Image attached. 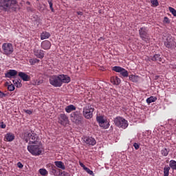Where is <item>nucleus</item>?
Wrapping results in <instances>:
<instances>
[{
	"label": "nucleus",
	"mask_w": 176,
	"mask_h": 176,
	"mask_svg": "<svg viewBox=\"0 0 176 176\" xmlns=\"http://www.w3.org/2000/svg\"><path fill=\"white\" fill-rule=\"evenodd\" d=\"M169 12L172 13V14L176 17V10L173 8V7H169Z\"/></svg>",
	"instance_id": "c9c22d12"
},
{
	"label": "nucleus",
	"mask_w": 176,
	"mask_h": 176,
	"mask_svg": "<svg viewBox=\"0 0 176 176\" xmlns=\"http://www.w3.org/2000/svg\"><path fill=\"white\" fill-rule=\"evenodd\" d=\"M133 146H134L135 149H136V150L140 149V144H138V143H134Z\"/></svg>",
	"instance_id": "c03bdc74"
},
{
	"label": "nucleus",
	"mask_w": 176,
	"mask_h": 176,
	"mask_svg": "<svg viewBox=\"0 0 176 176\" xmlns=\"http://www.w3.org/2000/svg\"><path fill=\"white\" fill-rule=\"evenodd\" d=\"M39 174L43 176H46L49 174V172L45 168H40L38 170Z\"/></svg>",
	"instance_id": "2f4dec72"
},
{
	"label": "nucleus",
	"mask_w": 176,
	"mask_h": 176,
	"mask_svg": "<svg viewBox=\"0 0 176 176\" xmlns=\"http://www.w3.org/2000/svg\"><path fill=\"white\" fill-rule=\"evenodd\" d=\"M112 70L114 71L115 72H120V75L123 76V78H127L129 76V72L126 70V69L120 67V66H114L112 68Z\"/></svg>",
	"instance_id": "f8f14e48"
},
{
	"label": "nucleus",
	"mask_w": 176,
	"mask_h": 176,
	"mask_svg": "<svg viewBox=\"0 0 176 176\" xmlns=\"http://www.w3.org/2000/svg\"><path fill=\"white\" fill-rule=\"evenodd\" d=\"M19 9V3L16 0H0V10L13 13Z\"/></svg>",
	"instance_id": "f03ea898"
},
{
	"label": "nucleus",
	"mask_w": 176,
	"mask_h": 176,
	"mask_svg": "<svg viewBox=\"0 0 176 176\" xmlns=\"http://www.w3.org/2000/svg\"><path fill=\"white\" fill-rule=\"evenodd\" d=\"M96 120L98 122V123H99V126L100 127H103V129H109V122H107V120H105V119H104L103 116H98L96 118Z\"/></svg>",
	"instance_id": "9b49d317"
},
{
	"label": "nucleus",
	"mask_w": 176,
	"mask_h": 176,
	"mask_svg": "<svg viewBox=\"0 0 176 176\" xmlns=\"http://www.w3.org/2000/svg\"><path fill=\"white\" fill-rule=\"evenodd\" d=\"M79 164L81 167H82L83 170H85L87 168L86 166H85V164H83V163L80 162H79Z\"/></svg>",
	"instance_id": "49530a36"
},
{
	"label": "nucleus",
	"mask_w": 176,
	"mask_h": 176,
	"mask_svg": "<svg viewBox=\"0 0 176 176\" xmlns=\"http://www.w3.org/2000/svg\"><path fill=\"white\" fill-rule=\"evenodd\" d=\"M157 100V98L155 96H151L146 99L147 104H152V102H155Z\"/></svg>",
	"instance_id": "cd10ccee"
},
{
	"label": "nucleus",
	"mask_w": 176,
	"mask_h": 176,
	"mask_svg": "<svg viewBox=\"0 0 176 176\" xmlns=\"http://www.w3.org/2000/svg\"><path fill=\"white\" fill-rule=\"evenodd\" d=\"M114 123L117 127L120 129H127L129 127V122L122 117H117L114 119Z\"/></svg>",
	"instance_id": "0eeeda50"
},
{
	"label": "nucleus",
	"mask_w": 176,
	"mask_h": 176,
	"mask_svg": "<svg viewBox=\"0 0 176 176\" xmlns=\"http://www.w3.org/2000/svg\"><path fill=\"white\" fill-rule=\"evenodd\" d=\"M69 122V120H68V116H67V115L65 113H60L58 117V122L59 124H61V126H67Z\"/></svg>",
	"instance_id": "ddd939ff"
},
{
	"label": "nucleus",
	"mask_w": 176,
	"mask_h": 176,
	"mask_svg": "<svg viewBox=\"0 0 176 176\" xmlns=\"http://www.w3.org/2000/svg\"><path fill=\"white\" fill-rule=\"evenodd\" d=\"M149 30L148 28L143 26L140 28L139 29V35L142 38V41H146V39H149Z\"/></svg>",
	"instance_id": "9d476101"
},
{
	"label": "nucleus",
	"mask_w": 176,
	"mask_h": 176,
	"mask_svg": "<svg viewBox=\"0 0 176 176\" xmlns=\"http://www.w3.org/2000/svg\"><path fill=\"white\" fill-rule=\"evenodd\" d=\"M14 83V86H16V87H21L23 86V84H21V79L16 78L14 80H12Z\"/></svg>",
	"instance_id": "393cba45"
},
{
	"label": "nucleus",
	"mask_w": 176,
	"mask_h": 176,
	"mask_svg": "<svg viewBox=\"0 0 176 176\" xmlns=\"http://www.w3.org/2000/svg\"><path fill=\"white\" fill-rule=\"evenodd\" d=\"M32 85H33L34 86H39V79L33 80L32 81Z\"/></svg>",
	"instance_id": "4c0bfd02"
},
{
	"label": "nucleus",
	"mask_w": 176,
	"mask_h": 176,
	"mask_svg": "<svg viewBox=\"0 0 176 176\" xmlns=\"http://www.w3.org/2000/svg\"><path fill=\"white\" fill-rule=\"evenodd\" d=\"M49 167L50 168V173L52 175H56L57 174V170L56 169V166L52 164H49Z\"/></svg>",
	"instance_id": "bb28decb"
},
{
	"label": "nucleus",
	"mask_w": 176,
	"mask_h": 176,
	"mask_svg": "<svg viewBox=\"0 0 176 176\" xmlns=\"http://www.w3.org/2000/svg\"><path fill=\"white\" fill-rule=\"evenodd\" d=\"M34 56L37 57L38 58H43L45 57V51L42 50H34Z\"/></svg>",
	"instance_id": "6ab92c4d"
},
{
	"label": "nucleus",
	"mask_w": 176,
	"mask_h": 176,
	"mask_svg": "<svg viewBox=\"0 0 176 176\" xmlns=\"http://www.w3.org/2000/svg\"><path fill=\"white\" fill-rule=\"evenodd\" d=\"M23 111H24V112H25V113H28V115H32V111H31V110L25 109V110H23Z\"/></svg>",
	"instance_id": "37998d69"
},
{
	"label": "nucleus",
	"mask_w": 176,
	"mask_h": 176,
	"mask_svg": "<svg viewBox=\"0 0 176 176\" xmlns=\"http://www.w3.org/2000/svg\"><path fill=\"white\" fill-rule=\"evenodd\" d=\"M17 167H19V168H23V167H24V165H23L21 162H18Z\"/></svg>",
	"instance_id": "a18cd8bd"
},
{
	"label": "nucleus",
	"mask_w": 176,
	"mask_h": 176,
	"mask_svg": "<svg viewBox=\"0 0 176 176\" xmlns=\"http://www.w3.org/2000/svg\"><path fill=\"white\" fill-rule=\"evenodd\" d=\"M93 112H94V106L87 104L83 107L82 115L85 119H91L93 118Z\"/></svg>",
	"instance_id": "20e7f679"
},
{
	"label": "nucleus",
	"mask_w": 176,
	"mask_h": 176,
	"mask_svg": "<svg viewBox=\"0 0 176 176\" xmlns=\"http://www.w3.org/2000/svg\"><path fill=\"white\" fill-rule=\"evenodd\" d=\"M71 77L65 74L52 75L49 78L50 85L54 87H61L64 83H69Z\"/></svg>",
	"instance_id": "f257e3e1"
},
{
	"label": "nucleus",
	"mask_w": 176,
	"mask_h": 176,
	"mask_svg": "<svg viewBox=\"0 0 176 176\" xmlns=\"http://www.w3.org/2000/svg\"><path fill=\"white\" fill-rule=\"evenodd\" d=\"M164 46H166L168 49H170V50L175 49L176 43L174 38H173L171 36H168L164 41Z\"/></svg>",
	"instance_id": "1a4fd4ad"
},
{
	"label": "nucleus",
	"mask_w": 176,
	"mask_h": 176,
	"mask_svg": "<svg viewBox=\"0 0 176 176\" xmlns=\"http://www.w3.org/2000/svg\"><path fill=\"white\" fill-rule=\"evenodd\" d=\"M54 164L58 168H60L61 170H65V165H64L63 162L61 161H56Z\"/></svg>",
	"instance_id": "b1692460"
},
{
	"label": "nucleus",
	"mask_w": 176,
	"mask_h": 176,
	"mask_svg": "<svg viewBox=\"0 0 176 176\" xmlns=\"http://www.w3.org/2000/svg\"><path fill=\"white\" fill-rule=\"evenodd\" d=\"M164 23L166 24H170V19L168 17H164Z\"/></svg>",
	"instance_id": "ea45409f"
},
{
	"label": "nucleus",
	"mask_w": 176,
	"mask_h": 176,
	"mask_svg": "<svg viewBox=\"0 0 176 176\" xmlns=\"http://www.w3.org/2000/svg\"><path fill=\"white\" fill-rule=\"evenodd\" d=\"M52 35L49 32H43L41 34V41H44V39H49V37L51 36Z\"/></svg>",
	"instance_id": "4be33fe9"
},
{
	"label": "nucleus",
	"mask_w": 176,
	"mask_h": 176,
	"mask_svg": "<svg viewBox=\"0 0 176 176\" xmlns=\"http://www.w3.org/2000/svg\"><path fill=\"white\" fill-rule=\"evenodd\" d=\"M84 170L87 173V174H89V175L94 176V172H93V170H90V168L87 167Z\"/></svg>",
	"instance_id": "f704fd0d"
},
{
	"label": "nucleus",
	"mask_w": 176,
	"mask_h": 176,
	"mask_svg": "<svg viewBox=\"0 0 176 176\" xmlns=\"http://www.w3.org/2000/svg\"><path fill=\"white\" fill-rule=\"evenodd\" d=\"M41 49L44 50H49L52 47V43L49 41H43L41 42Z\"/></svg>",
	"instance_id": "f3484780"
},
{
	"label": "nucleus",
	"mask_w": 176,
	"mask_h": 176,
	"mask_svg": "<svg viewBox=\"0 0 176 176\" xmlns=\"http://www.w3.org/2000/svg\"><path fill=\"white\" fill-rule=\"evenodd\" d=\"M83 141L85 142V144H87V145H91V146H94V145L97 144L96 139L91 137H85L83 138Z\"/></svg>",
	"instance_id": "2eb2a0df"
},
{
	"label": "nucleus",
	"mask_w": 176,
	"mask_h": 176,
	"mask_svg": "<svg viewBox=\"0 0 176 176\" xmlns=\"http://www.w3.org/2000/svg\"><path fill=\"white\" fill-rule=\"evenodd\" d=\"M6 96H8V94L0 91V98H3L4 97H6Z\"/></svg>",
	"instance_id": "79ce46f5"
},
{
	"label": "nucleus",
	"mask_w": 176,
	"mask_h": 176,
	"mask_svg": "<svg viewBox=\"0 0 176 176\" xmlns=\"http://www.w3.org/2000/svg\"><path fill=\"white\" fill-rule=\"evenodd\" d=\"M0 128L6 129V124L3 122H0Z\"/></svg>",
	"instance_id": "a19ab883"
},
{
	"label": "nucleus",
	"mask_w": 176,
	"mask_h": 176,
	"mask_svg": "<svg viewBox=\"0 0 176 176\" xmlns=\"http://www.w3.org/2000/svg\"><path fill=\"white\" fill-rule=\"evenodd\" d=\"M170 170H171L170 167L165 166L164 168V176H168L170 174Z\"/></svg>",
	"instance_id": "7c9ffc66"
},
{
	"label": "nucleus",
	"mask_w": 176,
	"mask_h": 176,
	"mask_svg": "<svg viewBox=\"0 0 176 176\" xmlns=\"http://www.w3.org/2000/svg\"><path fill=\"white\" fill-rule=\"evenodd\" d=\"M14 89L15 87L13 84H10L8 85V90H9V91H14Z\"/></svg>",
	"instance_id": "e433bc0d"
},
{
	"label": "nucleus",
	"mask_w": 176,
	"mask_h": 176,
	"mask_svg": "<svg viewBox=\"0 0 176 176\" xmlns=\"http://www.w3.org/2000/svg\"><path fill=\"white\" fill-rule=\"evenodd\" d=\"M65 110L67 113H71L72 111H76V107H75L74 104H70L65 107Z\"/></svg>",
	"instance_id": "5701e85b"
},
{
	"label": "nucleus",
	"mask_w": 176,
	"mask_h": 176,
	"mask_svg": "<svg viewBox=\"0 0 176 176\" xmlns=\"http://www.w3.org/2000/svg\"><path fill=\"white\" fill-rule=\"evenodd\" d=\"M129 79L131 80V82L137 83V82H138V76H135V75H133V74L130 75Z\"/></svg>",
	"instance_id": "c756f323"
},
{
	"label": "nucleus",
	"mask_w": 176,
	"mask_h": 176,
	"mask_svg": "<svg viewBox=\"0 0 176 176\" xmlns=\"http://www.w3.org/2000/svg\"><path fill=\"white\" fill-rule=\"evenodd\" d=\"M2 53L5 56H10L14 52V48L13 47V44L10 43H4L1 46Z\"/></svg>",
	"instance_id": "39448f33"
},
{
	"label": "nucleus",
	"mask_w": 176,
	"mask_h": 176,
	"mask_svg": "<svg viewBox=\"0 0 176 176\" xmlns=\"http://www.w3.org/2000/svg\"><path fill=\"white\" fill-rule=\"evenodd\" d=\"M70 118L73 123H76V124H82V122L83 121V116H82L80 111H76L72 113Z\"/></svg>",
	"instance_id": "423d86ee"
},
{
	"label": "nucleus",
	"mask_w": 176,
	"mask_h": 176,
	"mask_svg": "<svg viewBox=\"0 0 176 176\" xmlns=\"http://www.w3.org/2000/svg\"><path fill=\"white\" fill-rule=\"evenodd\" d=\"M18 76H20L23 82H28L31 79V76L23 72H19Z\"/></svg>",
	"instance_id": "a211bd4d"
},
{
	"label": "nucleus",
	"mask_w": 176,
	"mask_h": 176,
	"mask_svg": "<svg viewBox=\"0 0 176 176\" xmlns=\"http://www.w3.org/2000/svg\"><path fill=\"white\" fill-rule=\"evenodd\" d=\"M39 59L34 58V59H30L29 62L30 65H35V64H37V63H39Z\"/></svg>",
	"instance_id": "473e14b6"
},
{
	"label": "nucleus",
	"mask_w": 176,
	"mask_h": 176,
	"mask_svg": "<svg viewBox=\"0 0 176 176\" xmlns=\"http://www.w3.org/2000/svg\"><path fill=\"white\" fill-rule=\"evenodd\" d=\"M28 151H29L30 153H32L33 156H39V155L42 153V151L38 144L28 146Z\"/></svg>",
	"instance_id": "6e6552de"
},
{
	"label": "nucleus",
	"mask_w": 176,
	"mask_h": 176,
	"mask_svg": "<svg viewBox=\"0 0 176 176\" xmlns=\"http://www.w3.org/2000/svg\"><path fill=\"white\" fill-rule=\"evenodd\" d=\"M77 14H78V16H83V12L78 11V12H77Z\"/></svg>",
	"instance_id": "de8ad7c7"
},
{
	"label": "nucleus",
	"mask_w": 176,
	"mask_h": 176,
	"mask_svg": "<svg viewBox=\"0 0 176 176\" xmlns=\"http://www.w3.org/2000/svg\"><path fill=\"white\" fill-rule=\"evenodd\" d=\"M110 80L111 82L113 85H116V86H118V85H120V82H122V80H120V78H119L118 76L111 77Z\"/></svg>",
	"instance_id": "412c9836"
},
{
	"label": "nucleus",
	"mask_w": 176,
	"mask_h": 176,
	"mask_svg": "<svg viewBox=\"0 0 176 176\" xmlns=\"http://www.w3.org/2000/svg\"><path fill=\"white\" fill-rule=\"evenodd\" d=\"M16 75H17V71L15 69H10L5 74V77L10 78L13 76H16Z\"/></svg>",
	"instance_id": "aec40b11"
},
{
	"label": "nucleus",
	"mask_w": 176,
	"mask_h": 176,
	"mask_svg": "<svg viewBox=\"0 0 176 176\" xmlns=\"http://www.w3.org/2000/svg\"><path fill=\"white\" fill-rule=\"evenodd\" d=\"M151 3L154 8L159 6V1L157 0H151Z\"/></svg>",
	"instance_id": "72a5a7b5"
},
{
	"label": "nucleus",
	"mask_w": 176,
	"mask_h": 176,
	"mask_svg": "<svg viewBox=\"0 0 176 176\" xmlns=\"http://www.w3.org/2000/svg\"><path fill=\"white\" fill-rule=\"evenodd\" d=\"M168 153H170V148H162L161 150V155H162V156H168Z\"/></svg>",
	"instance_id": "a878e982"
},
{
	"label": "nucleus",
	"mask_w": 176,
	"mask_h": 176,
	"mask_svg": "<svg viewBox=\"0 0 176 176\" xmlns=\"http://www.w3.org/2000/svg\"><path fill=\"white\" fill-rule=\"evenodd\" d=\"M169 167L172 168V170H176V161L171 160L169 163Z\"/></svg>",
	"instance_id": "c85d7f7f"
},
{
	"label": "nucleus",
	"mask_w": 176,
	"mask_h": 176,
	"mask_svg": "<svg viewBox=\"0 0 176 176\" xmlns=\"http://www.w3.org/2000/svg\"><path fill=\"white\" fill-rule=\"evenodd\" d=\"M23 140L25 142H28L29 141V144H34V145H36V144H39V136H38L34 131L25 132Z\"/></svg>",
	"instance_id": "7ed1b4c3"
},
{
	"label": "nucleus",
	"mask_w": 176,
	"mask_h": 176,
	"mask_svg": "<svg viewBox=\"0 0 176 176\" xmlns=\"http://www.w3.org/2000/svg\"><path fill=\"white\" fill-rule=\"evenodd\" d=\"M149 61H157V63H164L163 56L159 54H155L149 58Z\"/></svg>",
	"instance_id": "4468645a"
},
{
	"label": "nucleus",
	"mask_w": 176,
	"mask_h": 176,
	"mask_svg": "<svg viewBox=\"0 0 176 176\" xmlns=\"http://www.w3.org/2000/svg\"><path fill=\"white\" fill-rule=\"evenodd\" d=\"M14 138L16 136L12 133H7L4 136V141L6 142H12V141H14Z\"/></svg>",
	"instance_id": "dca6fc26"
},
{
	"label": "nucleus",
	"mask_w": 176,
	"mask_h": 176,
	"mask_svg": "<svg viewBox=\"0 0 176 176\" xmlns=\"http://www.w3.org/2000/svg\"><path fill=\"white\" fill-rule=\"evenodd\" d=\"M47 2L50 5L51 10L53 12V2L52 1V0H48Z\"/></svg>",
	"instance_id": "58836bf2"
},
{
	"label": "nucleus",
	"mask_w": 176,
	"mask_h": 176,
	"mask_svg": "<svg viewBox=\"0 0 176 176\" xmlns=\"http://www.w3.org/2000/svg\"><path fill=\"white\" fill-rule=\"evenodd\" d=\"M27 4H28V5H30V1H28V2H27Z\"/></svg>",
	"instance_id": "09e8293b"
}]
</instances>
